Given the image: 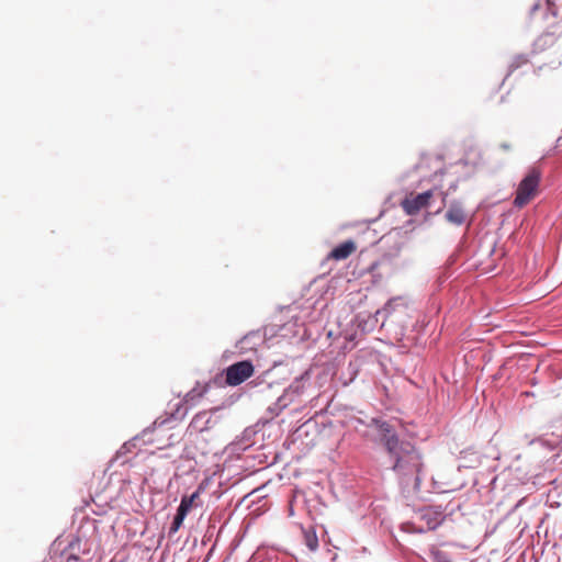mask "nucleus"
Returning a JSON list of instances; mask_svg holds the SVG:
<instances>
[{
  "label": "nucleus",
  "mask_w": 562,
  "mask_h": 562,
  "mask_svg": "<svg viewBox=\"0 0 562 562\" xmlns=\"http://www.w3.org/2000/svg\"><path fill=\"white\" fill-rule=\"evenodd\" d=\"M214 425V420L209 412L198 413L190 423V428L198 432L209 430Z\"/></svg>",
  "instance_id": "obj_9"
},
{
  "label": "nucleus",
  "mask_w": 562,
  "mask_h": 562,
  "mask_svg": "<svg viewBox=\"0 0 562 562\" xmlns=\"http://www.w3.org/2000/svg\"><path fill=\"white\" fill-rule=\"evenodd\" d=\"M527 58L524 55L517 56L514 61L509 66V70L513 71L514 69L518 68L520 65L526 64Z\"/></svg>",
  "instance_id": "obj_20"
},
{
  "label": "nucleus",
  "mask_w": 562,
  "mask_h": 562,
  "mask_svg": "<svg viewBox=\"0 0 562 562\" xmlns=\"http://www.w3.org/2000/svg\"><path fill=\"white\" fill-rule=\"evenodd\" d=\"M417 518L423 525L411 524L405 527V530L420 533L435 530L443 522L446 516L440 506H427L417 513Z\"/></svg>",
  "instance_id": "obj_4"
},
{
  "label": "nucleus",
  "mask_w": 562,
  "mask_h": 562,
  "mask_svg": "<svg viewBox=\"0 0 562 562\" xmlns=\"http://www.w3.org/2000/svg\"><path fill=\"white\" fill-rule=\"evenodd\" d=\"M538 9H539V4H538V3H536V4L532 7V12H533V11H536V10H538Z\"/></svg>",
  "instance_id": "obj_22"
},
{
  "label": "nucleus",
  "mask_w": 562,
  "mask_h": 562,
  "mask_svg": "<svg viewBox=\"0 0 562 562\" xmlns=\"http://www.w3.org/2000/svg\"><path fill=\"white\" fill-rule=\"evenodd\" d=\"M501 147L505 150H508L510 148V146L506 143L502 144Z\"/></svg>",
  "instance_id": "obj_21"
},
{
  "label": "nucleus",
  "mask_w": 562,
  "mask_h": 562,
  "mask_svg": "<svg viewBox=\"0 0 562 562\" xmlns=\"http://www.w3.org/2000/svg\"><path fill=\"white\" fill-rule=\"evenodd\" d=\"M358 371H359L358 361H350L348 364V368H347L348 379L344 380L342 384L348 385L349 383H351L355 380V378L357 376Z\"/></svg>",
  "instance_id": "obj_18"
},
{
  "label": "nucleus",
  "mask_w": 562,
  "mask_h": 562,
  "mask_svg": "<svg viewBox=\"0 0 562 562\" xmlns=\"http://www.w3.org/2000/svg\"><path fill=\"white\" fill-rule=\"evenodd\" d=\"M199 495H200V488L198 491H195L193 494H191L190 496H183L181 498V502H180V505L178 508L180 510L189 514V512L191 510V508L194 505V501L199 497Z\"/></svg>",
  "instance_id": "obj_15"
},
{
  "label": "nucleus",
  "mask_w": 562,
  "mask_h": 562,
  "mask_svg": "<svg viewBox=\"0 0 562 562\" xmlns=\"http://www.w3.org/2000/svg\"><path fill=\"white\" fill-rule=\"evenodd\" d=\"M541 180V172L537 168L528 170L526 176L519 182L516 196L514 199V205L518 209L527 205L537 194Z\"/></svg>",
  "instance_id": "obj_3"
},
{
  "label": "nucleus",
  "mask_w": 562,
  "mask_h": 562,
  "mask_svg": "<svg viewBox=\"0 0 562 562\" xmlns=\"http://www.w3.org/2000/svg\"><path fill=\"white\" fill-rule=\"evenodd\" d=\"M260 340H261L260 334L258 331H251V333L247 334L246 336H244L238 341V348L240 350H252V349H255V346L257 345V342Z\"/></svg>",
  "instance_id": "obj_11"
},
{
  "label": "nucleus",
  "mask_w": 562,
  "mask_h": 562,
  "mask_svg": "<svg viewBox=\"0 0 562 562\" xmlns=\"http://www.w3.org/2000/svg\"><path fill=\"white\" fill-rule=\"evenodd\" d=\"M331 373L328 369L311 367L283 390L277 401L268 407V411L278 416L291 404H301L305 398H316L319 390L330 381Z\"/></svg>",
  "instance_id": "obj_2"
},
{
  "label": "nucleus",
  "mask_w": 562,
  "mask_h": 562,
  "mask_svg": "<svg viewBox=\"0 0 562 562\" xmlns=\"http://www.w3.org/2000/svg\"><path fill=\"white\" fill-rule=\"evenodd\" d=\"M187 515L188 514L186 512H182L179 508L177 509V514L171 522L169 533H175L180 529Z\"/></svg>",
  "instance_id": "obj_17"
},
{
  "label": "nucleus",
  "mask_w": 562,
  "mask_h": 562,
  "mask_svg": "<svg viewBox=\"0 0 562 562\" xmlns=\"http://www.w3.org/2000/svg\"><path fill=\"white\" fill-rule=\"evenodd\" d=\"M355 249L356 246L353 241L347 240L331 250L330 258H334L335 260H344L348 258Z\"/></svg>",
  "instance_id": "obj_10"
},
{
  "label": "nucleus",
  "mask_w": 562,
  "mask_h": 562,
  "mask_svg": "<svg viewBox=\"0 0 562 562\" xmlns=\"http://www.w3.org/2000/svg\"><path fill=\"white\" fill-rule=\"evenodd\" d=\"M369 428L375 431V440L383 443L392 461L391 469L401 484L419 491L423 459L418 449L409 441L400 440L394 425L380 418H371Z\"/></svg>",
  "instance_id": "obj_1"
},
{
  "label": "nucleus",
  "mask_w": 562,
  "mask_h": 562,
  "mask_svg": "<svg viewBox=\"0 0 562 562\" xmlns=\"http://www.w3.org/2000/svg\"><path fill=\"white\" fill-rule=\"evenodd\" d=\"M431 194H432L431 191L428 190V191L417 194L416 196H414L412 199H405L402 202V206L408 215H414L417 212H419L423 207L428 205Z\"/></svg>",
  "instance_id": "obj_7"
},
{
  "label": "nucleus",
  "mask_w": 562,
  "mask_h": 562,
  "mask_svg": "<svg viewBox=\"0 0 562 562\" xmlns=\"http://www.w3.org/2000/svg\"><path fill=\"white\" fill-rule=\"evenodd\" d=\"M79 541H71L64 546L61 541H55L49 550L53 562H79Z\"/></svg>",
  "instance_id": "obj_5"
},
{
  "label": "nucleus",
  "mask_w": 562,
  "mask_h": 562,
  "mask_svg": "<svg viewBox=\"0 0 562 562\" xmlns=\"http://www.w3.org/2000/svg\"><path fill=\"white\" fill-rule=\"evenodd\" d=\"M255 368L251 361L244 360L231 364L225 370L226 383L231 386H236L245 382L254 374Z\"/></svg>",
  "instance_id": "obj_6"
},
{
  "label": "nucleus",
  "mask_w": 562,
  "mask_h": 562,
  "mask_svg": "<svg viewBox=\"0 0 562 562\" xmlns=\"http://www.w3.org/2000/svg\"><path fill=\"white\" fill-rule=\"evenodd\" d=\"M445 218L452 225H463L467 222V213L463 204L457 200L451 201L445 214Z\"/></svg>",
  "instance_id": "obj_8"
},
{
  "label": "nucleus",
  "mask_w": 562,
  "mask_h": 562,
  "mask_svg": "<svg viewBox=\"0 0 562 562\" xmlns=\"http://www.w3.org/2000/svg\"><path fill=\"white\" fill-rule=\"evenodd\" d=\"M206 392L205 386H195L191 391H189L184 396V404H187L189 407L195 405L196 401L203 396V394Z\"/></svg>",
  "instance_id": "obj_12"
},
{
  "label": "nucleus",
  "mask_w": 562,
  "mask_h": 562,
  "mask_svg": "<svg viewBox=\"0 0 562 562\" xmlns=\"http://www.w3.org/2000/svg\"><path fill=\"white\" fill-rule=\"evenodd\" d=\"M536 442L549 450H554L560 445L561 439L559 436L554 437L553 439H546L543 437H539L537 439L530 440L529 445H533Z\"/></svg>",
  "instance_id": "obj_13"
},
{
  "label": "nucleus",
  "mask_w": 562,
  "mask_h": 562,
  "mask_svg": "<svg viewBox=\"0 0 562 562\" xmlns=\"http://www.w3.org/2000/svg\"><path fill=\"white\" fill-rule=\"evenodd\" d=\"M429 554L432 562H452L447 552L441 551L436 547H431L429 549Z\"/></svg>",
  "instance_id": "obj_16"
},
{
  "label": "nucleus",
  "mask_w": 562,
  "mask_h": 562,
  "mask_svg": "<svg viewBox=\"0 0 562 562\" xmlns=\"http://www.w3.org/2000/svg\"><path fill=\"white\" fill-rule=\"evenodd\" d=\"M402 306L401 299H391L382 310L376 312V315H384L391 317L396 307Z\"/></svg>",
  "instance_id": "obj_14"
},
{
  "label": "nucleus",
  "mask_w": 562,
  "mask_h": 562,
  "mask_svg": "<svg viewBox=\"0 0 562 562\" xmlns=\"http://www.w3.org/2000/svg\"><path fill=\"white\" fill-rule=\"evenodd\" d=\"M546 10H547V18L549 14L552 15V18H558V11L555 7V0H546Z\"/></svg>",
  "instance_id": "obj_19"
}]
</instances>
